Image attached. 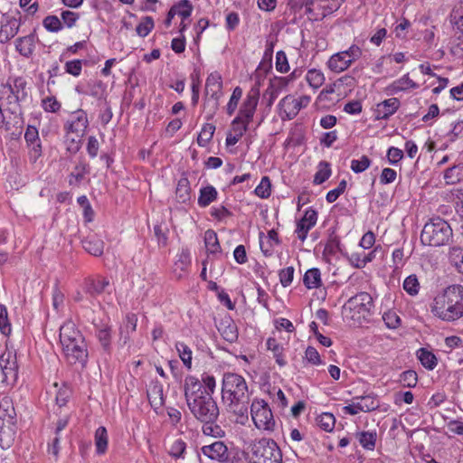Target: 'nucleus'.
I'll return each instance as SVG.
<instances>
[{"mask_svg": "<svg viewBox=\"0 0 463 463\" xmlns=\"http://www.w3.org/2000/svg\"><path fill=\"white\" fill-rule=\"evenodd\" d=\"M217 194H218V193H217L216 189L212 185H208V186L202 188L200 190L198 204L201 207L208 206L211 203H213V201L216 200Z\"/></svg>", "mask_w": 463, "mask_h": 463, "instance_id": "c756f323", "label": "nucleus"}, {"mask_svg": "<svg viewBox=\"0 0 463 463\" xmlns=\"http://www.w3.org/2000/svg\"><path fill=\"white\" fill-rule=\"evenodd\" d=\"M61 17L63 24L68 28H71L76 24V22L80 18V14L78 13L66 10V11L61 12Z\"/></svg>", "mask_w": 463, "mask_h": 463, "instance_id": "0e129e2a", "label": "nucleus"}, {"mask_svg": "<svg viewBox=\"0 0 463 463\" xmlns=\"http://www.w3.org/2000/svg\"><path fill=\"white\" fill-rule=\"evenodd\" d=\"M37 40L38 37L36 34V29H33L30 34L18 37L15 40V50L19 52L20 55L25 58H30L33 54L35 43Z\"/></svg>", "mask_w": 463, "mask_h": 463, "instance_id": "f3484780", "label": "nucleus"}, {"mask_svg": "<svg viewBox=\"0 0 463 463\" xmlns=\"http://www.w3.org/2000/svg\"><path fill=\"white\" fill-rule=\"evenodd\" d=\"M204 242L210 253H216L221 250L217 234L213 230H207L204 233Z\"/></svg>", "mask_w": 463, "mask_h": 463, "instance_id": "4c0bfd02", "label": "nucleus"}, {"mask_svg": "<svg viewBox=\"0 0 463 463\" xmlns=\"http://www.w3.org/2000/svg\"><path fill=\"white\" fill-rule=\"evenodd\" d=\"M0 369L2 371V382L13 384L18 377V365L16 354L9 350L5 351L0 356Z\"/></svg>", "mask_w": 463, "mask_h": 463, "instance_id": "f8f14e48", "label": "nucleus"}, {"mask_svg": "<svg viewBox=\"0 0 463 463\" xmlns=\"http://www.w3.org/2000/svg\"><path fill=\"white\" fill-rule=\"evenodd\" d=\"M373 307V298L369 293L363 291L350 298L345 303L342 313L347 319L361 324L371 315Z\"/></svg>", "mask_w": 463, "mask_h": 463, "instance_id": "6e6552de", "label": "nucleus"}, {"mask_svg": "<svg viewBox=\"0 0 463 463\" xmlns=\"http://www.w3.org/2000/svg\"><path fill=\"white\" fill-rule=\"evenodd\" d=\"M184 396L192 414L201 422L216 421L220 414L216 402L209 393L203 392V385L196 377L184 379Z\"/></svg>", "mask_w": 463, "mask_h": 463, "instance_id": "f257e3e1", "label": "nucleus"}, {"mask_svg": "<svg viewBox=\"0 0 463 463\" xmlns=\"http://www.w3.org/2000/svg\"><path fill=\"white\" fill-rule=\"evenodd\" d=\"M303 283L307 288H317L321 286V273L317 268L306 271Z\"/></svg>", "mask_w": 463, "mask_h": 463, "instance_id": "c85d7f7f", "label": "nucleus"}, {"mask_svg": "<svg viewBox=\"0 0 463 463\" xmlns=\"http://www.w3.org/2000/svg\"><path fill=\"white\" fill-rule=\"evenodd\" d=\"M276 69L279 72H287L289 70L287 56L284 52L279 51L276 54Z\"/></svg>", "mask_w": 463, "mask_h": 463, "instance_id": "338daca9", "label": "nucleus"}, {"mask_svg": "<svg viewBox=\"0 0 463 463\" xmlns=\"http://www.w3.org/2000/svg\"><path fill=\"white\" fill-rule=\"evenodd\" d=\"M401 106V102L397 98H390L376 105L374 110L375 119H388L393 115Z\"/></svg>", "mask_w": 463, "mask_h": 463, "instance_id": "a211bd4d", "label": "nucleus"}, {"mask_svg": "<svg viewBox=\"0 0 463 463\" xmlns=\"http://www.w3.org/2000/svg\"><path fill=\"white\" fill-rule=\"evenodd\" d=\"M251 463H282V452L277 442L261 438L249 442Z\"/></svg>", "mask_w": 463, "mask_h": 463, "instance_id": "0eeeda50", "label": "nucleus"}, {"mask_svg": "<svg viewBox=\"0 0 463 463\" xmlns=\"http://www.w3.org/2000/svg\"><path fill=\"white\" fill-rule=\"evenodd\" d=\"M383 319L389 328H397L401 324L400 317L394 311H387L383 315Z\"/></svg>", "mask_w": 463, "mask_h": 463, "instance_id": "13d9d810", "label": "nucleus"}, {"mask_svg": "<svg viewBox=\"0 0 463 463\" xmlns=\"http://www.w3.org/2000/svg\"><path fill=\"white\" fill-rule=\"evenodd\" d=\"M306 80L312 88L318 89L323 85L325 76L320 71L312 69L307 72Z\"/></svg>", "mask_w": 463, "mask_h": 463, "instance_id": "ea45409f", "label": "nucleus"}, {"mask_svg": "<svg viewBox=\"0 0 463 463\" xmlns=\"http://www.w3.org/2000/svg\"><path fill=\"white\" fill-rule=\"evenodd\" d=\"M279 281L283 287H288L291 284L294 277V268L288 267L279 271Z\"/></svg>", "mask_w": 463, "mask_h": 463, "instance_id": "69168bd1", "label": "nucleus"}, {"mask_svg": "<svg viewBox=\"0 0 463 463\" xmlns=\"http://www.w3.org/2000/svg\"><path fill=\"white\" fill-rule=\"evenodd\" d=\"M351 64L350 60L343 52L333 54L327 61L328 68L337 73L345 71Z\"/></svg>", "mask_w": 463, "mask_h": 463, "instance_id": "4be33fe9", "label": "nucleus"}, {"mask_svg": "<svg viewBox=\"0 0 463 463\" xmlns=\"http://www.w3.org/2000/svg\"><path fill=\"white\" fill-rule=\"evenodd\" d=\"M242 95V90L240 87H236L232 94V97L227 104V113L229 115L233 114L235 111L238 102L241 99Z\"/></svg>", "mask_w": 463, "mask_h": 463, "instance_id": "4d7b16f0", "label": "nucleus"}, {"mask_svg": "<svg viewBox=\"0 0 463 463\" xmlns=\"http://www.w3.org/2000/svg\"><path fill=\"white\" fill-rule=\"evenodd\" d=\"M108 432L105 427L100 426L95 431V447L98 455H103L108 449Z\"/></svg>", "mask_w": 463, "mask_h": 463, "instance_id": "a878e982", "label": "nucleus"}, {"mask_svg": "<svg viewBox=\"0 0 463 463\" xmlns=\"http://www.w3.org/2000/svg\"><path fill=\"white\" fill-rule=\"evenodd\" d=\"M310 102L309 96H301L299 99H294L291 95H287L279 103V115L282 120L293 119L303 108H306Z\"/></svg>", "mask_w": 463, "mask_h": 463, "instance_id": "9d476101", "label": "nucleus"}, {"mask_svg": "<svg viewBox=\"0 0 463 463\" xmlns=\"http://www.w3.org/2000/svg\"><path fill=\"white\" fill-rule=\"evenodd\" d=\"M176 349L178 351L179 356L184 363V366L187 369H191L192 367V351L191 349L184 343H177Z\"/></svg>", "mask_w": 463, "mask_h": 463, "instance_id": "37998d69", "label": "nucleus"}, {"mask_svg": "<svg viewBox=\"0 0 463 463\" xmlns=\"http://www.w3.org/2000/svg\"><path fill=\"white\" fill-rule=\"evenodd\" d=\"M84 250L93 256H101L104 250V242L96 235H90L82 240Z\"/></svg>", "mask_w": 463, "mask_h": 463, "instance_id": "5701e85b", "label": "nucleus"}, {"mask_svg": "<svg viewBox=\"0 0 463 463\" xmlns=\"http://www.w3.org/2000/svg\"><path fill=\"white\" fill-rule=\"evenodd\" d=\"M460 172H461V170L458 166H453V167L448 168L444 172L445 182L448 184H456L457 182H458L460 180Z\"/></svg>", "mask_w": 463, "mask_h": 463, "instance_id": "052dcab7", "label": "nucleus"}, {"mask_svg": "<svg viewBox=\"0 0 463 463\" xmlns=\"http://www.w3.org/2000/svg\"><path fill=\"white\" fill-rule=\"evenodd\" d=\"M109 286V281L106 278L90 279L86 282V292L95 297L105 292Z\"/></svg>", "mask_w": 463, "mask_h": 463, "instance_id": "393cba45", "label": "nucleus"}, {"mask_svg": "<svg viewBox=\"0 0 463 463\" xmlns=\"http://www.w3.org/2000/svg\"><path fill=\"white\" fill-rule=\"evenodd\" d=\"M267 347L269 350L273 352V355L276 359V363L279 366H284L286 361L283 358V347L277 342L275 338H269L267 340Z\"/></svg>", "mask_w": 463, "mask_h": 463, "instance_id": "72a5a7b5", "label": "nucleus"}, {"mask_svg": "<svg viewBox=\"0 0 463 463\" xmlns=\"http://www.w3.org/2000/svg\"><path fill=\"white\" fill-rule=\"evenodd\" d=\"M250 122L241 118V116H237L232 122V131L237 137H241L244 133L248 130V125Z\"/></svg>", "mask_w": 463, "mask_h": 463, "instance_id": "603ef678", "label": "nucleus"}, {"mask_svg": "<svg viewBox=\"0 0 463 463\" xmlns=\"http://www.w3.org/2000/svg\"><path fill=\"white\" fill-rule=\"evenodd\" d=\"M5 84L10 85L14 94L17 98L23 99L24 100L27 98V82L23 77H16L13 80H8Z\"/></svg>", "mask_w": 463, "mask_h": 463, "instance_id": "cd10ccee", "label": "nucleus"}, {"mask_svg": "<svg viewBox=\"0 0 463 463\" xmlns=\"http://www.w3.org/2000/svg\"><path fill=\"white\" fill-rule=\"evenodd\" d=\"M73 137L68 136L65 134V143L67 146V150L70 153L75 154L77 153L81 146V139L83 137H77L72 135Z\"/></svg>", "mask_w": 463, "mask_h": 463, "instance_id": "bf43d9fd", "label": "nucleus"}, {"mask_svg": "<svg viewBox=\"0 0 463 463\" xmlns=\"http://www.w3.org/2000/svg\"><path fill=\"white\" fill-rule=\"evenodd\" d=\"M252 420L257 429L272 431L275 420L269 404L264 400H254L250 405Z\"/></svg>", "mask_w": 463, "mask_h": 463, "instance_id": "1a4fd4ad", "label": "nucleus"}, {"mask_svg": "<svg viewBox=\"0 0 463 463\" xmlns=\"http://www.w3.org/2000/svg\"><path fill=\"white\" fill-rule=\"evenodd\" d=\"M200 383L203 385V392H205V393H209V395L212 396L216 387L215 378L213 375L204 373L202 375Z\"/></svg>", "mask_w": 463, "mask_h": 463, "instance_id": "8fccbe9b", "label": "nucleus"}, {"mask_svg": "<svg viewBox=\"0 0 463 463\" xmlns=\"http://www.w3.org/2000/svg\"><path fill=\"white\" fill-rule=\"evenodd\" d=\"M146 399L149 401L151 407L156 414L163 411L164 405V393L163 386L157 383H153L150 386L149 392H146Z\"/></svg>", "mask_w": 463, "mask_h": 463, "instance_id": "6ab92c4d", "label": "nucleus"}, {"mask_svg": "<svg viewBox=\"0 0 463 463\" xmlns=\"http://www.w3.org/2000/svg\"><path fill=\"white\" fill-rule=\"evenodd\" d=\"M0 330L4 335H8L11 332L7 308L3 304H0Z\"/></svg>", "mask_w": 463, "mask_h": 463, "instance_id": "6e6d98bb", "label": "nucleus"}, {"mask_svg": "<svg viewBox=\"0 0 463 463\" xmlns=\"http://www.w3.org/2000/svg\"><path fill=\"white\" fill-rule=\"evenodd\" d=\"M0 100L2 103L7 105V110L13 114L17 113V109L20 108V102L24 101L23 99L17 98L10 85L3 84L0 90Z\"/></svg>", "mask_w": 463, "mask_h": 463, "instance_id": "aec40b11", "label": "nucleus"}, {"mask_svg": "<svg viewBox=\"0 0 463 463\" xmlns=\"http://www.w3.org/2000/svg\"><path fill=\"white\" fill-rule=\"evenodd\" d=\"M400 382L403 387L413 388L418 382V375L415 371L408 370L401 373Z\"/></svg>", "mask_w": 463, "mask_h": 463, "instance_id": "09e8293b", "label": "nucleus"}, {"mask_svg": "<svg viewBox=\"0 0 463 463\" xmlns=\"http://www.w3.org/2000/svg\"><path fill=\"white\" fill-rule=\"evenodd\" d=\"M16 412L13 401L8 396L0 400V447L7 449L12 447L16 437Z\"/></svg>", "mask_w": 463, "mask_h": 463, "instance_id": "39448f33", "label": "nucleus"}, {"mask_svg": "<svg viewBox=\"0 0 463 463\" xmlns=\"http://www.w3.org/2000/svg\"><path fill=\"white\" fill-rule=\"evenodd\" d=\"M60 343L62 353L71 364L84 366L88 360V349L84 336L72 321L65 322L60 327Z\"/></svg>", "mask_w": 463, "mask_h": 463, "instance_id": "7ed1b4c3", "label": "nucleus"}, {"mask_svg": "<svg viewBox=\"0 0 463 463\" xmlns=\"http://www.w3.org/2000/svg\"><path fill=\"white\" fill-rule=\"evenodd\" d=\"M43 27L51 33H58L62 29V23L56 15H48L43 21Z\"/></svg>", "mask_w": 463, "mask_h": 463, "instance_id": "49530a36", "label": "nucleus"}, {"mask_svg": "<svg viewBox=\"0 0 463 463\" xmlns=\"http://www.w3.org/2000/svg\"><path fill=\"white\" fill-rule=\"evenodd\" d=\"M186 444L182 439H176L169 446L168 453L175 458H184Z\"/></svg>", "mask_w": 463, "mask_h": 463, "instance_id": "e433bc0d", "label": "nucleus"}, {"mask_svg": "<svg viewBox=\"0 0 463 463\" xmlns=\"http://www.w3.org/2000/svg\"><path fill=\"white\" fill-rule=\"evenodd\" d=\"M360 445L367 450H373L377 440L376 431H361L356 433Z\"/></svg>", "mask_w": 463, "mask_h": 463, "instance_id": "bb28decb", "label": "nucleus"}, {"mask_svg": "<svg viewBox=\"0 0 463 463\" xmlns=\"http://www.w3.org/2000/svg\"><path fill=\"white\" fill-rule=\"evenodd\" d=\"M419 85L410 79L409 74L403 75L402 78L394 80L387 87V90L391 94H395L400 91H404L409 89H417Z\"/></svg>", "mask_w": 463, "mask_h": 463, "instance_id": "b1692460", "label": "nucleus"}, {"mask_svg": "<svg viewBox=\"0 0 463 463\" xmlns=\"http://www.w3.org/2000/svg\"><path fill=\"white\" fill-rule=\"evenodd\" d=\"M450 22L463 33V11L461 12L459 8L453 9Z\"/></svg>", "mask_w": 463, "mask_h": 463, "instance_id": "774afa93", "label": "nucleus"}, {"mask_svg": "<svg viewBox=\"0 0 463 463\" xmlns=\"http://www.w3.org/2000/svg\"><path fill=\"white\" fill-rule=\"evenodd\" d=\"M82 71V61L73 60L65 63V71L72 76H79Z\"/></svg>", "mask_w": 463, "mask_h": 463, "instance_id": "e2e57ef3", "label": "nucleus"}, {"mask_svg": "<svg viewBox=\"0 0 463 463\" xmlns=\"http://www.w3.org/2000/svg\"><path fill=\"white\" fill-rule=\"evenodd\" d=\"M42 107L46 112L55 113L60 110L61 105L53 96H49L42 100Z\"/></svg>", "mask_w": 463, "mask_h": 463, "instance_id": "5fc2aeb1", "label": "nucleus"}, {"mask_svg": "<svg viewBox=\"0 0 463 463\" xmlns=\"http://www.w3.org/2000/svg\"><path fill=\"white\" fill-rule=\"evenodd\" d=\"M431 312L443 321L452 322L463 317V287L449 286L433 300Z\"/></svg>", "mask_w": 463, "mask_h": 463, "instance_id": "20e7f679", "label": "nucleus"}, {"mask_svg": "<svg viewBox=\"0 0 463 463\" xmlns=\"http://www.w3.org/2000/svg\"><path fill=\"white\" fill-rule=\"evenodd\" d=\"M346 184V181L342 180L335 189H333L326 194V201L330 203L335 202L338 197L345 191Z\"/></svg>", "mask_w": 463, "mask_h": 463, "instance_id": "680f3d73", "label": "nucleus"}, {"mask_svg": "<svg viewBox=\"0 0 463 463\" xmlns=\"http://www.w3.org/2000/svg\"><path fill=\"white\" fill-rule=\"evenodd\" d=\"M403 289L411 296H415L418 294L420 289V283L416 275H410L404 279Z\"/></svg>", "mask_w": 463, "mask_h": 463, "instance_id": "c03bdc74", "label": "nucleus"}, {"mask_svg": "<svg viewBox=\"0 0 463 463\" xmlns=\"http://www.w3.org/2000/svg\"><path fill=\"white\" fill-rule=\"evenodd\" d=\"M290 77H274L269 80V89L279 94L288 85Z\"/></svg>", "mask_w": 463, "mask_h": 463, "instance_id": "79ce46f5", "label": "nucleus"}, {"mask_svg": "<svg viewBox=\"0 0 463 463\" xmlns=\"http://www.w3.org/2000/svg\"><path fill=\"white\" fill-rule=\"evenodd\" d=\"M222 88V77L218 72L211 73L205 82V95L211 96L216 101L220 98V92Z\"/></svg>", "mask_w": 463, "mask_h": 463, "instance_id": "412c9836", "label": "nucleus"}, {"mask_svg": "<svg viewBox=\"0 0 463 463\" xmlns=\"http://www.w3.org/2000/svg\"><path fill=\"white\" fill-rule=\"evenodd\" d=\"M215 131V126L210 123H205L197 137V143L200 146H205L213 138Z\"/></svg>", "mask_w": 463, "mask_h": 463, "instance_id": "c9c22d12", "label": "nucleus"}, {"mask_svg": "<svg viewBox=\"0 0 463 463\" xmlns=\"http://www.w3.org/2000/svg\"><path fill=\"white\" fill-rule=\"evenodd\" d=\"M317 422L323 430L330 432L335 428V418L332 413L324 412L317 418Z\"/></svg>", "mask_w": 463, "mask_h": 463, "instance_id": "58836bf2", "label": "nucleus"}, {"mask_svg": "<svg viewBox=\"0 0 463 463\" xmlns=\"http://www.w3.org/2000/svg\"><path fill=\"white\" fill-rule=\"evenodd\" d=\"M452 236L450 225L442 218L435 217L424 225L420 233V241L424 245L439 247L449 244Z\"/></svg>", "mask_w": 463, "mask_h": 463, "instance_id": "423d86ee", "label": "nucleus"}, {"mask_svg": "<svg viewBox=\"0 0 463 463\" xmlns=\"http://www.w3.org/2000/svg\"><path fill=\"white\" fill-rule=\"evenodd\" d=\"M97 336H98L99 341L100 342L102 347L105 350H108L110 345V339H111L110 327L108 326H101L97 331Z\"/></svg>", "mask_w": 463, "mask_h": 463, "instance_id": "3c124183", "label": "nucleus"}, {"mask_svg": "<svg viewBox=\"0 0 463 463\" xmlns=\"http://www.w3.org/2000/svg\"><path fill=\"white\" fill-rule=\"evenodd\" d=\"M203 423V432L204 435L212 436L214 438L224 437L225 431L219 425L215 424V421Z\"/></svg>", "mask_w": 463, "mask_h": 463, "instance_id": "a18cd8bd", "label": "nucleus"}, {"mask_svg": "<svg viewBox=\"0 0 463 463\" xmlns=\"http://www.w3.org/2000/svg\"><path fill=\"white\" fill-rule=\"evenodd\" d=\"M173 13L181 16L182 20H185L190 17L193 5L189 0H180L177 4L172 6Z\"/></svg>", "mask_w": 463, "mask_h": 463, "instance_id": "f704fd0d", "label": "nucleus"}, {"mask_svg": "<svg viewBox=\"0 0 463 463\" xmlns=\"http://www.w3.org/2000/svg\"><path fill=\"white\" fill-rule=\"evenodd\" d=\"M190 193H191V187H190V182L186 177L181 178L176 186V198L178 202L180 203H186L190 200Z\"/></svg>", "mask_w": 463, "mask_h": 463, "instance_id": "7c9ffc66", "label": "nucleus"}, {"mask_svg": "<svg viewBox=\"0 0 463 463\" xmlns=\"http://www.w3.org/2000/svg\"><path fill=\"white\" fill-rule=\"evenodd\" d=\"M371 165V160L367 156H363L360 159H354L351 162V169L355 174L365 171Z\"/></svg>", "mask_w": 463, "mask_h": 463, "instance_id": "864d4df0", "label": "nucleus"}, {"mask_svg": "<svg viewBox=\"0 0 463 463\" xmlns=\"http://www.w3.org/2000/svg\"><path fill=\"white\" fill-rule=\"evenodd\" d=\"M21 22L19 18L5 15L1 22L0 43H5L14 38L19 32Z\"/></svg>", "mask_w": 463, "mask_h": 463, "instance_id": "2eb2a0df", "label": "nucleus"}, {"mask_svg": "<svg viewBox=\"0 0 463 463\" xmlns=\"http://www.w3.org/2000/svg\"><path fill=\"white\" fill-rule=\"evenodd\" d=\"M418 358L420 361V364L428 370H433L437 365V358L436 356L430 351L425 348H420L417 352Z\"/></svg>", "mask_w": 463, "mask_h": 463, "instance_id": "2f4dec72", "label": "nucleus"}, {"mask_svg": "<svg viewBox=\"0 0 463 463\" xmlns=\"http://www.w3.org/2000/svg\"><path fill=\"white\" fill-rule=\"evenodd\" d=\"M317 221V211L311 208L307 209L297 224L296 232L300 241H304L306 240L308 232L316 225Z\"/></svg>", "mask_w": 463, "mask_h": 463, "instance_id": "dca6fc26", "label": "nucleus"}, {"mask_svg": "<svg viewBox=\"0 0 463 463\" xmlns=\"http://www.w3.org/2000/svg\"><path fill=\"white\" fill-rule=\"evenodd\" d=\"M354 400L358 401V410L361 411L368 412L376 410L379 407L378 401L370 395L356 397Z\"/></svg>", "mask_w": 463, "mask_h": 463, "instance_id": "473e14b6", "label": "nucleus"}, {"mask_svg": "<svg viewBox=\"0 0 463 463\" xmlns=\"http://www.w3.org/2000/svg\"><path fill=\"white\" fill-rule=\"evenodd\" d=\"M222 399L228 410L239 416L248 413L249 392L245 379L234 373L223 374L222 385Z\"/></svg>", "mask_w": 463, "mask_h": 463, "instance_id": "f03ea898", "label": "nucleus"}, {"mask_svg": "<svg viewBox=\"0 0 463 463\" xmlns=\"http://www.w3.org/2000/svg\"><path fill=\"white\" fill-rule=\"evenodd\" d=\"M331 175L330 165L327 162L322 161L319 163V169L314 177V184H321L326 182Z\"/></svg>", "mask_w": 463, "mask_h": 463, "instance_id": "a19ab883", "label": "nucleus"}, {"mask_svg": "<svg viewBox=\"0 0 463 463\" xmlns=\"http://www.w3.org/2000/svg\"><path fill=\"white\" fill-rule=\"evenodd\" d=\"M90 122L87 112L78 109L69 114V118L64 123L63 130L68 136L84 137Z\"/></svg>", "mask_w": 463, "mask_h": 463, "instance_id": "9b49d317", "label": "nucleus"}, {"mask_svg": "<svg viewBox=\"0 0 463 463\" xmlns=\"http://www.w3.org/2000/svg\"><path fill=\"white\" fill-rule=\"evenodd\" d=\"M259 99L260 89L259 87L254 86L248 92L246 99H244L240 109L238 116H241V118L247 120L248 122H250L254 116L259 102Z\"/></svg>", "mask_w": 463, "mask_h": 463, "instance_id": "ddd939ff", "label": "nucleus"}, {"mask_svg": "<svg viewBox=\"0 0 463 463\" xmlns=\"http://www.w3.org/2000/svg\"><path fill=\"white\" fill-rule=\"evenodd\" d=\"M201 450L205 457L219 463L229 460V454L231 453L226 444L220 440L203 446Z\"/></svg>", "mask_w": 463, "mask_h": 463, "instance_id": "4468645a", "label": "nucleus"}, {"mask_svg": "<svg viewBox=\"0 0 463 463\" xmlns=\"http://www.w3.org/2000/svg\"><path fill=\"white\" fill-rule=\"evenodd\" d=\"M255 194L260 198H268L271 193V183L269 176H263L260 184L255 188Z\"/></svg>", "mask_w": 463, "mask_h": 463, "instance_id": "de8ad7c7", "label": "nucleus"}]
</instances>
